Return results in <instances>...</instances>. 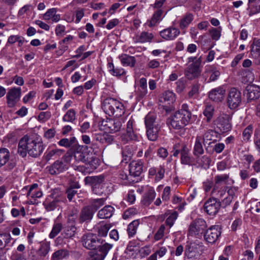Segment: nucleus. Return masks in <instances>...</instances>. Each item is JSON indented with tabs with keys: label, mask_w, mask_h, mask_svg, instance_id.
Here are the masks:
<instances>
[{
	"label": "nucleus",
	"mask_w": 260,
	"mask_h": 260,
	"mask_svg": "<svg viewBox=\"0 0 260 260\" xmlns=\"http://www.w3.org/2000/svg\"><path fill=\"white\" fill-rule=\"evenodd\" d=\"M44 147L42 142L36 141L25 135L19 141L18 146V154L24 157L27 153L34 157L40 156L43 152Z\"/></svg>",
	"instance_id": "f257e3e1"
},
{
	"label": "nucleus",
	"mask_w": 260,
	"mask_h": 260,
	"mask_svg": "<svg viewBox=\"0 0 260 260\" xmlns=\"http://www.w3.org/2000/svg\"><path fill=\"white\" fill-rule=\"evenodd\" d=\"M191 113L187 104H183L181 108L168 119L167 123L173 128L180 129L187 125L191 119Z\"/></svg>",
	"instance_id": "f03ea898"
},
{
	"label": "nucleus",
	"mask_w": 260,
	"mask_h": 260,
	"mask_svg": "<svg viewBox=\"0 0 260 260\" xmlns=\"http://www.w3.org/2000/svg\"><path fill=\"white\" fill-rule=\"evenodd\" d=\"M102 109L109 116L120 117L124 113V106L119 101L111 98L105 99L102 104Z\"/></svg>",
	"instance_id": "7ed1b4c3"
},
{
	"label": "nucleus",
	"mask_w": 260,
	"mask_h": 260,
	"mask_svg": "<svg viewBox=\"0 0 260 260\" xmlns=\"http://www.w3.org/2000/svg\"><path fill=\"white\" fill-rule=\"evenodd\" d=\"M72 151L75 159L78 162H89L90 165L92 162L95 164L98 163V159L93 157H90V153L87 151V149L83 146L77 144L75 146Z\"/></svg>",
	"instance_id": "20e7f679"
},
{
	"label": "nucleus",
	"mask_w": 260,
	"mask_h": 260,
	"mask_svg": "<svg viewBox=\"0 0 260 260\" xmlns=\"http://www.w3.org/2000/svg\"><path fill=\"white\" fill-rule=\"evenodd\" d=\"M65 201L58 189H55L44 202L43 205L47 211L54 210L57 207L60 206Z\"/></svg>",
	"instance_id": "39448f33"
},
{
	"label": "nucleus",
	"mask_w": 260,
	"mask_h": 260,
	"mask_svg": "<svg viewBox=\"0 0 260 260\" xmlns=\"http://www.w3.org/2000/svg\"><path fill=\"white\" fill-rule=\"evenodd\" d=\"M188 62H191L185 71V75L189 80L198 77L201 73L200 66L202 63L201 57H190L188 58Z\"/></svg>",
	"instance_id": "423d86ee"
},
{
	"label": "nucleus",
	"mask_w": 260,
	"mask_h": 260,
	"mask_svg": "<svg viewBox=\"0 0 260 260\" xmlns=\"http://www.w3.org/2000/svg\"><path fill=\"white\" fill-rule=\"evenodd\" d=\"M135 126V120L131 118L126 123L125 132L121 136V141L123 143L139 141V135Z\"/></svg>",
	"instance_id": "0eeeda50"
},
{
	"label": "nucleus",
	"mask_w": 260,
	"mask_h": 260,
	"mask_svg": "<svg viewBox=\"0 0 260 260\" xmlns=\"http://www.w3.org/2000/svg\"><path fill=\"white\" fill-rule=\"evenodd\" d=\"M207 228L206 222L203 219H196L189 225L188 235L197 238L202 237Z\"/></svg>",
	"instance_id": "6e6552de"
},
{
	"label": "nucleus",
	"mask_w": 260,
	"mask_h": 260,
	"mask_svg": "<svg viewBox=\"0 0 260 260\" xmlns=\"http://www.w3.org/2000/svg\"><path fill=\"white\" fill-rule=\"evenodd\" d=\"M231 120L232 116L230 115L222 114L215 121V124L220 133H226L232 129Z\"/></svg>",
	"instance_id": "1a4fd4ad"
},
{
	"label": "nucleus",
	"mask_w": 260,
	"mask_h": 260,
	"mask_svg": "<svg viewBox=\"0 0 260 260\" xmlns=\"http://www.w3.org/2000/svg\"><path fill=\"white\" fill-rule=\"evenodd\" d=\"M98 248L93 251L90 252L91 260H104L108 254L110 250L113 247V245L104 242L100 244Z\"/></svg>",
	"instance_id": "9d476101"
},
{
	"label": "nucleus",
	"mask_w": 260,
	"mask_h": 260,
	"mask_svg": "<svg viewBox=\"0 0 260 260\" xmlns=\"http://www.w3.org/2000/svg\"><path fill=\"white\" fill-rule=\"evenodd\" d=\"M241 101V92L235 87L231 88L227 97L229 108L231 109H235L240 106Z\"/></svg>",
	"instance_id": "9b49d317"
},
{
	"label": "nucleus",
	"mask_w": 260,
	"mask_h": 260,
	"mask_svg": "<svg viewBox=\"0 0 260 260\" xmlns=\"http://www.w3.org/2000/svg\"><path fill=\"white\" fill-rule=\"evenodd\" d=\"M103 240L99 239L96 235L91 233L84 234L82 237L83 246L88 249H94L99 244H102Z\"/></svg>",
	"instance_id": "f8f14e48"
},
{
	"label": "nucleus",
	"mask_w": 260,
	"mask_h": 260,
	"mask_svg": "<svg viewBox=\"0 0 260 260\" xmlns=\"http://www.w3.org/2000/svg\"><path fill=\"white\" fill-rule=\"evenodd\" d=\"M221 228L218 225L211 226L204 233V237L206 241L209 243H214L221 235Z\"/></svg>",
	"instance_id": "ddd939ff"
},
{
	"label": "nucleus",
	"mask_w": 260,
	"mask_h": 260,
	"mask_svg": "<svg viewBox=\"0 0 260 260\" xmlns=\"http://www.w3.org/2000/svg\"><path fill=\"white\" fill-rule=\"evenodd\" d=\"M21 89L20 87H13L8 92L6 96L7 104L9 108L14 107L20 100Z\"/></svg>",
	"instance_id": "4468645a"
},
{
	"label": "nucleus",
	"mask_w": 260,
	"mask_h": 260,
	"mask_svg": "<svg viewBox=\"0 0 260 260\" xmlns=\"http://www.w3.org/2000/svg\"><path fill=\"white\" fill-rule=\"evenodd\" d=\"M220 202L215 198L208 199L204 204L205 211L209 215L216 214L219 208Z\"/></svg>",
	"instance_id": "2eb2a0df"
},
{
	"label": "nucleus",
	"mask_w": 260,
	"mask_h": 260,
	"mask_svg": "<svg viewBox=\"0 0 260 260\" xmlns=\"http://www.w3.org/2000/svg\"><path fill=\"white\" fill-rule=\"evenodd\" d=\"M179 29L174 27H169L159 32L160 37L164 39L170 41L176 38L180 34Z\"/></svg>",
	"instance_id": "dca6fc26"
},
{
	"label": "nucleus",
	"mask_w": 260,
	"mask_h": 260,
	"mask_svg": "<svg viewBox=\"0 0 260 260\" xmlns=\"http://www.w3.org/2000/svg\"><path fill=\"white\" fill-rule=\"evenodd\" d=\"M122 122L119 119H108L104 124L105 129L110 133H115L119 131L122 127Z\"/></svg>",
	"instance_id": "f3484780"
},
{
	"label": "nucleus",
	"mask_w": 260,
	"mask_h": 260,
	"mask_svg": "<svg viewBox=\"0 0 260 260\" xmlns=\"http://www.w3.org/2000/svg\"><path fill=\"white\" fill-rule=\"evenodd\" d=\"M225 93L224 87L219 86L212 89L209 92V98L215 102H221L223 99Z\"/></svg>",
	"instance_id": "a211bd4d"
},
{
	"label": "nucleus",
	"mask_w": 260,
	"mask_h": 260,
	"mask_svg": "<svg viewBox=\"0 0 260 260\" xmlns=\"http://www.w3.org/2000/svg\"><path fill=\"white\" fill-rule=\"evenodd\" d=\"M246 97L248 101L258 99L260 96V88L255 85H248L247 86Z\"/></svg>",
	"instance_id": "6ab92c4d"
},
{
	"label": "nucleus",
	"mask_w": 260,
	"mask_h": 260,
	"mask_svg": "<svg viewBox=\"0 0 260 260\" xmlns=\"http://www.w3.org/2000/svg\"><path fill=\"white\" fill-rule=\"evenodd\" d=\"M143 164L141 160L133 161L129 165V172L134 177L139 176L142 173Z\"/></svg>",
	"instance_id": "aec40b11"
},
{
	"label": "nucleus",
	"mask_w": 260,
	"mask_h": 260,
	"mask_svg": "<svg viewBox=\"0 0 260 260\" xmlns=\"http://www.w3.org/2000/svg\"><path fill=\"white\" fill-rule=\"evenodd\" d=\"M66 169V164L62 160H57L48 167V172L51 175H54L60 174Z\"/></svg>",
	"instance_id": "412c9836"
},
{
	"label": "nucleus",
	"mask_w": 260,
	"mask_h": 260,
	"mask_svg": "<svg viewBox=\"0 0 260 260\" xmlns=\"http://www.w3.org/2000/svg\"><path fill=\"white\" fill-rule=\"evenodd\" d=\"M181 162L184 165H191L193 158L190 154V149L185 145H182L180 149Z\"/></svg>",
	"instance_id": "4be33fe9"
},
{
	"label": "nucleus",
	"mask_w": 260,
	"mask_h": 260,
	"mask_svg": "<svg viewBox=\"0 0 260 260\" xmlns=\"http://www.w3.org/2000/svg\"><path fill=\"white\" fill-rule=\"evenodd\" d=\"M154 38L153 35L148 31H142L140 34L137 35L134 38V41L136 43H145L151 42Z\"/></svg>",
	"instance_id": "5701e85b"
},
{
	"label": "nucleus",
	"mask_w": 260,
	"mask_h": 260,
	"mask_svg": "<svg viewBox=\"0 0 260 260\" xmlns=\"http://www.w3.org/2000/svg\"><path fill=\"white\" fill-rule=\"evenodd\" d=\"M56 8H51L43 15V19L45 21L51 20L53 22H57L60 19V15L57 14Z\"/></svg>",
	"instance_id": "b1692460"
},
{
	"label": "nucleus",
	"mask_w": 260,
	"mask_h": 260,
	"mask_svg": "<svg viewBox=\"0 0 260 260\" xmlns=\"http://www.w3.org/2000/svg\"><path fill=\"white\" fill-rule=\"evenodd\" d=\"M94 212L89 206L83 208L80 213L79 221L81 223L85 221H89L93 217Z\"/></svg>",
	"instance_id": "393cba45"
},
{
	"label": "nucleus",
	"mask_w": 260,
	"mask_h": 260,
	"mask_svg": "<svg viewBox=\"0 0 260 260\" xmlns=\"http://www.w3.org/2000/svg\"><path fill=\"white\" fill-rule=\"evenodd\" d=\"M217 136L218 134L216 131L213 129H208L203 135V143L205 145L206 143L210 145L211 143L217 141Z\"/></svg>",
	"instance_id": "a878e982"
},
{
	"label": "nucleus",
	"mask_w": 260,
	"mask_h": 260,
	"mask_svg": "<svg viewBox=\"0 0 260 260\" xmlns=\"http://www.w3.org/2000/svg\"><path fill=\"white\" fill-rule=\"evenodd\" d=\"M104 176L102 175L94 176H87L84 178L86 184H89L91 187L102 184L104 181Z\"/></svg>",
	"instance_id": "bb28decb"
},
{
	"label": "nucleus",
	"mask_w": 260,
	"mask_h": 260,
	"mask_svg": "<svg viewBox=\"0 0 260 260\" xmlns=\"http://www.w3.org/2000/svg\"><path fill=\"white\" fill-rule=\"evenodd\" d=\"M198 245L195 243H190L185 251V255L189 258H194L200 255L198 250Z\"/></svg>",
	"instance_id": "cd10ccee"
},
{
	"label": "nucleus",
	"mask_w": 260,
	"mask_h": 260,
	"mask_svg": "<svg viewBox=\"0 0 260 260\" xmlns=\"http://www.w3.org/2000/svg\"><path fill=\"white\" fill-rule=\"evenodd\" d=\"M77 140L75 137H71L69 138H64L58 142L59 146L64 147L67 148H72L74 149L75 146L77 145Z\"/></svg>",
	"instance_id": "c85d7f7f"
},
{
	"label": "nucleus",
	"mask_w": 260,
	"mask_h": 260,
	"mask_svg": "<svg viewBox=\"0 0 260 260\" xmlns=\"http://www.w3.org/2000/svg\"><path fill=\"white\" fill-rule=\"evenodd\" d=\"M114 211V208L111 206H106L99 211L98 216L101 219L109 218L112 216Z\"/></svg>",
	"instance_id": "c756f323"
},
{
	"label": "nucleus",
	"mask_w": 260,
	"mask_h": 260,
	"mask_svg": "<svg viewBox=\"0 0 260 260\" xmlns=\"http://www.w3.org/2000/svg\"><path fill=\"white\" fill-rule=\"evenodd\" d=\"M155 192L153 188H150L144 194L142 200V204L145 206H149L155 197Z\"/></svg>",
	"instance_id": "7c9ffc66"
},
{
	"label": "nucleus",
	"mask_w": 260,
	"mask_h": 260,
	"mask_svg": "<svg viewBox=\"0 0 260 260\" xmlns=\"http://www.w3.org/2000/svg\"><path fill=\"white\" fill-rule=\"evenodd\" d=\"M176 98L175 93L171 91H166L160 97V101L162 103L170 105L175 101Z\"/></svg>",
	"instance_id": "2f4dec72"
},
{
	"label": "nucleus",
	"mask_w": 260,
	"mask_h": 260,
	"mask_svg": "<svg viewBox=\"0 0 260 260\" xmlns=\"http://www.w3.org/2000/svg\"><path fill=\"white\" fill-rule=\"evenodd\" d=\"M121 64L123 66H129L134 67L136 63V59L134 56H130L126 54H123L119 56Z\"/></svg>",
	"instance_id": "473e14b6"
},
{
	"label": "nucleus",
	"mask_w": 260,
	"mask_h": 260,
	"mask_svg": "<svg viewBox=\"0 0 260 260\" xmlns=\"http://www.w3.org/2000/svg\"><path fill=\"white\" fill-rule=\"evenodd\" d=\"M94 137L96 141L102 144H110L113 140V137L107 133L95 134Z\"/></svg>",
	"instance_id": "72a5a7b5"
},
{
	"label": "nucleus",
	"mask_w": 260,
	"mask_h": 260,
	"mask_svg": "<svg viewBox=\"0 0 260 260\" xmlns=\"http://www.w3.org/2000/svg\"><path fill=\"white\" fill-rule=\"evenodd\" d=\"M111 228V225L109 223H104V222H100L96 226V230L98 232L99 236L106 237L108 231Z\"/></svg>",
	"instance_id": "f704fd0d"
},
{
	"label": "nucleus",
	"mask_w": 260,
	"mask_h": 260,
	"mask_svg": "<svg viewBox=\"0 0 260 260\" xmlns=\"http://www.w3.org/2000/svg\"><path fill=\"white\" fill-rule=\"evenodd\" d=\"M202 138L200 136H197L193 150L194 156L199 157L204 153V149L201 142Z\"/></svg>",
	"instance_id": "c9c22d12"
},
{
	"label": "nucleus",
	"mask_w": 260,
	"mask_h": 260,
	"mask_svg": "<svg viewBox=\"0 0 260 260\" xmlns=\"http://www.w3.org/2000/svg\"><path fill=\"white\" fill-rule=\"evenodd\" d=\"M251 54L255 58L260 59V39H254L251 45Z\"/></svg>",
	"instance_id": "e433bc0d"
},
{
	"label": "nucleus",
	"mask_w": 260,
	"mask_h": 260,
	"mask_svg": "<svg viewBox=\"0 0 260 260\" xmlns=\"http://www.w3.org/2000/svg\"><path fill=\"white\" fill-rule=\"evenodd\" d=\"M206 72L210 74L209 82L215 81L220 75L219 70L214 66H210L208 67L206 69Z\"/></svg>",
	"instance_id": "4c0bfd02"
},
{
	"label": "nucleus",
	"mask_w": 260,
	"mask_h": 260,
	"mask_svg": "<svg viewBox=\"0 0 260 260\" xmlns=\"http://www.w3.org/2000/svg\"><path fill=\"white\" fill-rule=\"evenodd\" d=\"M193 19V16L191 13H186L179 21V27L181 29H184Z\"/></svg>",
	"instance_id": "58836bf2"
},
{
	"label": "nucleus",
	"mask_w": 260,
	"mask_h": 260,
	"mask_svg": "<svg viewBox=\"0 0 260 260\" xmlns=\"http://www.w3.org/2000/svg\"><path fill=\"white\" fill-rule=\"evenodd\" d=\"M259 0H249L248 10L249 15L255 14L260 12Z\"/></svg>",
	"instance_id": "ea45409f"
},
{
	"label": "nucleus",
	"mask_w": 260,
	"mask_h": 260,
	"mask_svg": "<svg viewBox=\"0 0 260 260\" xmlns=\"http://www.w3.org/2000/svg\"><path fill=\"white\" fill-rule=\"evenodd\" d=\"M156 116L153 113H148L145 117V123L146 128L152 127H159L157 122L155 121Z\"/></svg>",
	"instance_id": "a19ab883"
},
{
	"label": "nucleus",
	"mask_w": 260,
	"mask_h": 260,
	"mask_svg": "<svg viewBox=\"0 0 260 260\" xmlns=\"http://www.w3.org/2000/svg\"><path fill=\"white\" fill-rule=\"evenodd\" d=\"M139 83L140 86L138 89V94L140 98H143L147 94V85L146 78H141Z\"/></svg>",
	"instance_id": "79ce46f5"
},
{
	"label": "nucleus",
	"mask_w": 260,
	"mask_h": 260,
	"mask_svg": "<svg viewBox=\"0 0 260 260\" xmlns=\"http://www.w3.org/2000/svg\"><path fill=\"white\" fill-rule=\"evenodd\" d=\"M162 14V11L160 9H158L154 12L151 19L148 22V26L150 27L154 26L158 22H159L161 18V16Z\"/></svg>",
	"instance_id": "37998d69"
},
{
	"label": "nucleus",
	"mask_w": 260,
	"mask_h": 260,
	"mask_svg": "<svg viewBox=\"0 0 260 260\" xmlns=\"http://www.w3.org/2000/svg\"><path fill=\"white\" fill-rule=\"evenodd\" d=\"M10 152L7 148L0 149V167L4 166L9 161Z\"/></svg>",
	"instance_id": "c03bdc74"
},
{
	"label": "nucleus",
	"mask_w": 260,
	"mask_h": 260,
	"mask_svg": "<svg viewBox=\"0 0 260 260\" xmlns=\"http://www.w3.org/2000/svg\"><path fill=\"white\" fill-rule=\"evenodd\" d=\"M147 136L150 141H155L158 137L159 127H152V128H146Z\"/></svg>",
	"instance_id": "a18cd8bd"
},
{
	"label": "nucleus",
	"mask_w": 260,
	"mask_h": 260,
	"mask_svg": "<svg viewBox=\"0 0 260 260\" xmlns=\"http://www.w3.org/2000/svg\"><path fill=\"white\" fill-rule=\"evenodd\" d=\"M16 42L18 43V46L21 47L24 42V38L19 35H11L8 39L7 44L12 45Z\"/></svg>",
	"instance_id": "49530a36"
},
{
	"label": "nucleus",
	"mask_w": 260,
	"mask_h": 260,
	"mask_svg": "<svg viewBox=\"0 0 260 260\" xmlns=\"http://www.w3.org/2000/svg\"><path fill=\"white\" fill-rule=\"evenodd\" d=\"M139 224V220H135L128 224L127 231L129 237H133L136 234Z\"/></svg>",
	"instance_id": "de8ad7c7"
},
{
	"label": "nucleus",
	"mask_w": 260,
	"mask_h": 260,
	"mask_svg": "<svg viewBox=\"0 0 260 260\" xmlns=\"http://www.w3.org/2000/svg\"><path fill=\"white\" fill-rule=\"evenodd\" d=\"M105 199L101 198L93 199L90 201L91 209L95 212L98 209L105 204Z\"/></svg>",
	"instance_id": "09e8293b"
},
{
	"label": "nucleus",
	"mask_w": 260,
	"mask_h": 260,
	"mask_svg": "<svg viewBox=\"0 0 260 260\" xmlns=\"http://www.w3.org/2000/svg\"><path fill=\"white\" fill-rule=\"evenodd\" d=\"M64 151L61 149H55L50 150L46 155V159L49 160L54 156H55V158L59 157L64 153Z\"/></svg>",
	"instance_id": "8fccbe9b"
},
{
	"label": "nucleus",
	"mask_w": 260,
	"mask_h": 260,
	"mask_svg": "<svg viewBox=\"0 0 260 260\" xmlns=\"http://www.w3.org/2000/svg\"><path fill=\"white\" fill-rule=\"evenodd\" d=\"M214 112V108L211 105H207L204 110L203 114L206 117L207 122L211 121L213 117Z\"/></svg>",
	"instance_id": "3c124183"
},
{
	"label": "nucleus",
	"mask_w": 260,
	"mask_h": 260,
	"mask_svg": "<svg viewBox=\"0 0 260 260\" xmlns=\"http://www.w3.org/2000/svg\"><path fill=\"white\" fill-rule=\"evenodd\" d=\"M76 114L74 109H70L64 115L62 120L67 122H73L76 119Z\"/></svg>",
	"instance_id": "603ef678"
},
{
	"label": "nucleus",
	"mask_w": 260,
	"mask_h": 260,
	"mask_svg": "<svg viewBox=\"0 0 260 260\" xmlns=\"http://www.w3.org/2000/svg\"><path fill=\"white\" fill-rule=\"evenodd\" d=\"M68 255L69 252L67 250H58L53 253L51 257V260H60L65 258Z\"/></svg>",
	"instance_id": "864d4df0"
},
{
	"label": "nucleus",
	"mask_w": 260,
	"mask_h": 260,
	"mask_svg": "<svg viewBox=\"0 0 260 260\" xmlns=\"http://www.w3.org/2000/svg\"><path fill=\"white\" fill-rule=\"evenodd\" d=\"M11 239L9 234H0V249L4 248L10 243Z\"/></svg>",
	"instance_id": "5fc2aeb1"
},
{
	"label": "nucleus",
	"mask_w": 260,
	"mask_h": 260,
	"mask_svg": "<svg viewBox=\"0 0 260 260\" xmlns=\"http://www.w3.org/2000/svg\"><path fill=\"white\" fill-rule=\"evenodd\" d=\"M50 250V245L49 242H44L41 245L38 250V254L41 256H45Z\"/></svg>",
	"instance_id": "6e6d98bb"
},
{
	"label": "nucleus",
	"mask_w": 260,
	"mask_h": 260,
	"mask_svg": "<svg viewBox=\"0 0 260 260\" xmlns=\"http://www.w3.org/2000/svg\"><path fill=\"white\" fill-rule=\"evenodd\" d=\"M229 174H224L216 175L215 177V186L213 189V192H215V187L217 186V185L221 182H225L229 178Z\"/></svg>",
	"instance_id": "4d7b16f0"
},
{
	"label": "nucleus",
	"mask_w": 260,
	"mask_h": 260,
	"mask_svg": "<svg viewBox=\"0 0 260 260\" xmlns=\"http://www.w3.org/2000/svg\"><path fill=\"white\" fill-rule=\"evenodd\" d=\"M122 161L127 162L130 160L133 155V150L128 147H126L122 152Z\"/></svg>",
	"instance_id": "13d9d810"
},
{
	"label": "nucleus",
	"mask_w": 260,
	"mask_h": 260,
	"mask_svg": "<svg viewBox=\"0 0 260 260\" xmlns=\"http://www.w3.org/2000/svg\"><path fill=\"white\" fill-rule=\"evenodd\" d=\"M62 228V224L60 223H56L54 224L52 231L49 234V237L50 238H54L61 231Z\"/></svg>",
	"instance_id": "bf43d9fd"
},
{
	"label": "nucleus",
	"mask_w": 260,
	"mask_h": 260,
	"mask_svg": "<svg viewBox=\"0 0 260 260\" xmlns=\"http://www.w3.org/2000/svg\"><path fill=\"white\" fill-rule=\"evenodd\" d=\"M252 133V126L251 125L246 127L243 132V137L245 141L248 142Z\"/></svg>",
	"instance_id": "052dcab7"
},
{
	"label": "nucleus",
	"mask_w": 260,
	"mask_h": 260,
	"mask_svg": "<svg viewBox=\"0 0 260 260\" xmlns=\"http://www.w3.org/2000/svg\"><path fill=\"white\" fill-rule=\"evenodd\" d=\"M73 152L71 151H68L67 153L62 157V159L61 160H62L63 162L66 164L67 169L68 167V165L71 163L73 158V155H74V154H73Z\"/></svg>",
	"instance_id": "680f3d73"
},
{
	"label": "nucleus",
	"mask_w": 260,
	"mask_h": 260,
	"mask_svg": "<svg viewBox=\"0 0 260 260\" xmlns=\"http://www.w3.org/2000/svg\"><path fill=\"white\" fill-rule=\"evenodd\" d=\"M78 211L76 208H73L68 215V219L69 222L74 223L77 218Z\"/></svg>",
	"instance_id": "e2e57ef3"
},
{
	"label": "nucleus",
	"mask_w": 260,
	"mask_h": 260,
	"mask_svg": "<svg viewBox=\"0 0 260 260\" xmlns=\"http://www.w3.org/2000/svg\"><path fill=\"white\" fill-rule=\"evenodd\" d=\"M178 213L175 211L172 212L166 220V224L171 228L174 224V221L177 218Z\"/></svg>",
	"instance_id": "0e129e2a"
},
{
	"label": "nucleus",
	"mask_w": 260,
	"mask_h": 260,
	"mask_svg": "<svg viewBox=\"0 0 260 260\" xmlns=\"http://www.w3.org/2000/svg\"><path fill=\"white\" fill-rule=\"evenodd\" d=\"M198 162L202 166L209 165L211 162L210 159L207 155H203L201 157H197Z\"/></svg>",
	"instance_id": "69168bd1"
},
{
	"label": "nucleus",
	"mask_w": 260,
	"mask_h": 260,
	"mask_svg": "<svg viewBox=\"0 0 260 260\" xmlns=\"http://www.w3.org/2000/svg\"><path fill=\"white\" fill-rule=\"evenodd\" d=\"M84 16V10L82 8H78L75 11V22L78 23Z\"/></svg>",
	"instance_id": "338daca9"
},
{
	"label": "nucleus",
	"mask_w": 260,
	"mask_h": 260,
	"mask_svg": "<svg viewBox=\"0 0 260 260\" xmlns=\"http://www.w3.org/2000/svg\"><path fill=\"white\" fill-rule=\"evenodd\" d=\"M113 76L119 77L125 74V70L122 68H114L110 73Z\"/></svg>",
	"instance_id": "774afa93"
}]
</instances>
